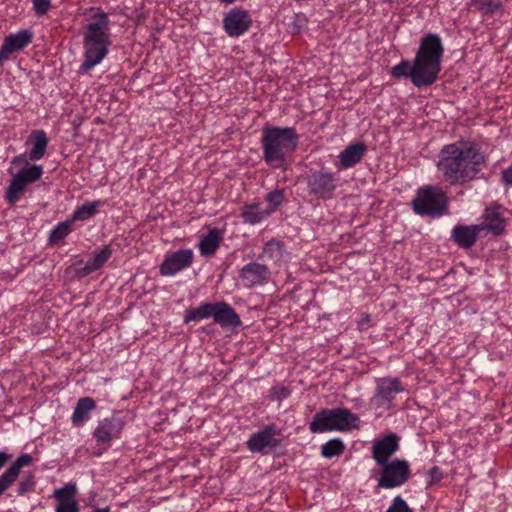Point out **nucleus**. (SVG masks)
Instances as JSON below:
<instances>
[{
    "label": "nucleus",
    "instance_id": "nucleus-4",
    "mask_svg": "<svg viewBox=\"0 0 512 512\" xmlns=\"http://www.w3.org/2000/svg\"><path fill=\"white\" fill-rule=\"evenodd\" d=\"M297 144L298 135L293 127H265L262 130L263 159L273 169H286V158L296 150Z\"/></svg>",
    "mask_w": 512,
    "mask_h": 512
},
{
    "label": "nucleus",
    "instance_id": "nucleus-16",
    "mask_svg": "<svg viewBox=\"0 0 512 512\" xmlns=\"http://www.w3.org/2000/svg\"><path fill=\"white\" fill-rule=\"evenodd\" d=\"M239 278L246 288L264 285L270 279V270L264 264L251 262L240 270Z\"/></svg>",
    "mask_w": 512,
    "mask_h": 512
},
{
    "label": "nucleus",
    "instance_id": "nucleus-8",
    "mask_svg": "<svg viewBox=\"0 0 512 512\" xmlns=\"http://www.w3.org/2000/svg\"><path fill=\"white\" fill-rule=\"evenodd\" d=\"M377 486L384 489H393L404 485L410 478L411 469L406 460L393 459L380 465Z\"/></svg>",
    "mask_w": 512,
    "mask_h": 512
},
{
    "label": "nucleus",
    "instance_id": "nucleus-44",
    "mask_svg": "<svg viewBox=\"0 0 512 512\" xmlns=\"http://www.w3.org/2000/svg\"><path fill=\"white\" fill-rule=\"evenodd\" d=\"M93 512H111L109 507L105 508H95Z\"/></svg>",
    "mask_w": 512,
    "mask_h": 512
},
{
    "label": "nucleus",
    "instance_id": "nucleus-43",
    "mask_svg": "<svg viewBox=\"0 0 512 512\" xmlns=\"http://www.w3.org/2000/svg\"><path fill=\"white\" fill-rule=\"evenodd\" d=\"M11 456L6 452L0 451V470L4 467V465L9 461Z\"/></svg>",
    "mask_w": 512,
    "mask_h": 512
},
{
    "label": "nucleus",
    "instance_id": "nucleus-23",
    "mask_svg": "<svg viewBox=\"0 0 512 512\" xmlns=\"http://www.w3.org/2000/svg\"><path fill=\"white\" fill-rule=\"evenodd\" d=\"M113 250L110 245H104L93 251L85 266L81 269V274L87 276L99 270L111 258Z\"/></svg>",
    "mask_w": 512,
    "mask_h": 512
},
{
    "label": "nucleus",
    "instance_id": "nucleus-33",
    "mask_svg": "<svg viewBox=\"0 0 512 512\" xmlns=\"http://www.w3.org/2000/svg\"><path fill=\"white\" fill-rule=\"evenodd\" d=\"M470 6L482 15H493L501 8L499 0H470Z\"/></svg>",
    "mask_w": 512,
    "mask_h": 512
},
{
    "label": "nucleus",
    "instance_id": "nucleus-34",
    "mask_svg": "<svg viewBox=\"0 0 512 512\" xmlns=\"http://www.w3.org/2000/svg\"><path fill=\"white\" fill-rule=\"evenodd\" d=\"M265 200L269 204V206L265 209L267 210V212H269V215H271L283 203L284 193H283V191L276 189V190L268 193L265 197Z\"/></svg>",
    "mask_w": 512,
    "mask_h": 512
},
{
    "label": "nucleus",
    "instance_id": "nucleus-41",
    "mask_svg": "<svg viewBox=\"0 0 512 512\" xmlns=\"http://www.w3.org/2000/svg\"><path fill=\"white\" fill-rule=\"evenodd\" d=\"M502 179L506 185L512 186V166L503 170Z\"/></svg>",
    "mask_w": 512,
    "mask_h": 512
},
{
    "label": "nucleus",
    "instance_id": "nucleus-5",
    "mask_svg": "<svg viewBox=\"0 0 512 512\" xmlns=\"http://www.w3.org/2000/svg\"><path fill=\"white\" fill-rule=\"evenodd\" d=\"M359 418L347 408L322 409L309 424L312 433L346 432L358 428Z\"/></svg>",
    "mask_w": 512,
    "mask_h": 512
},
{
    "label": "nucleus",
    "instance_id": "nucleus-30",
    "mask_svg": "<svg viewBox=\"0 0 512 512\" xmlns=\"http://www.w3.org/2000/svg\"><path fill=\"white\" fill-rule=\"evenodd\" d=\"M103 205L101 200L85 202L83 205L77 207L71 215V220L85 221L98 213V208Z\"/></svg>",
    "mask_w": 512,
    "mask_h": 512
},
{
    "label": "nucleus",
    "instance_id": "nucleus-3",
    "mask_svg": "<svg viewBox=\"0 0 512 512\" xmlns=\"http://www.w3.org/2000/svg\"><path fill=\"white\" fill-rule=\"evenodd\" d=\"M89 11L93 14L83 32L84 60L79 68L82 74L100 64L108 55L112 45L108 14L99 7H92Z\"/></svg>",
    "mask_w": 512,
    "mask_h": 512
},
{
    "label": "nucleus",
    "instance_id": "nucleus-25",
    "mask_svg": "<svg viewBox=\"0 0 512 512\" xmlns=\"http://www.w3.org/2000/svg\"><path fill=\"white\" fill-rule=\"evenodd\" d=\"M96 408V402L91 397L80 398L71 416L74 427H82L91 417V412Z\"/></svg>",
    "mask_w": 512,
    "mask_h": 512
},
{
    "label": "nucleus",
    "instance_id": "nucleus-10",
    "mask_svg": "<svg viewBox=\"0 0 512 512\" xmlns=\"http://www.w3.org/2000/svg\"><path fill=\"white\" fill-rule=\"evenodd\" d=\"M281 430L275 424H269L255 433H252L246 442L247 448L252 453L268 455L278 448L282 441Z\"/></svg>",
    "mask_w": 512,
    "mask_h": 512
},
{
    "label": "nucleus",
    "instance_id": "nucleus-15",
    "mask_svg": "<svg viewBox=\"0 0 512 512\" xmlns=\"http://www.w3.org/2000/svg\"><path fill=\"white\" fill-rule=\"evenodd\" d=\"M33 32L28 29H23L15 34L6 36L0 48V66L10 59L15 51L23 50L33 40Z\"/></svg>",
    "mask_w": 512,
    "mask_h": 512
},
{
    "label": "nucleus",
    "instance_id": "nucleus-14",
    "mask_svg": "<svg viewBox=\"0 0 512 512\" xmlns=\"http://www.w3.org/2000/svg\"><path fill=\"white\" fill-rule=\"evenodd\" d=\"M194 260V253L191 249H180L165 256L159 267L162 276H174L184 269L190 267Z\"/></svg>",
    "mask_w": 512,
    "mask_h": 512
},
{
    "label": "nucleus",
    "instance_id": "nucleus-19",
    "mask_svg": "<svg viewBox=\"0 0 512 512\" xmlns=\"http://www.w3.org/2000/svg\"><path fill=\"white\" fill-rule=\"evenodd\" d=\"M482 218L483 222L478 224V226H482V231L488 230L494 236H499L505 231L506 218L499 205L493 204L486 207Z\"/></svg>",
    "mask_w": 512,
    "mask_h": 512
},
{
    "label": "nucleus",
    "instance_id": "nucleus-39",
    "mask_svg": "<svg viewBox=\"0 0 512 512\" xmlns=\"http://www.w3.org/2000/svg\"><path fill=\"white\" fill-rule=\"evenodd\" d=\"M33 10L39 17L44 16L51 9V0H33Z\"/></svg>",
    "mask_w": 512,
    "mask_h": 512
},
{
    "label": "nucleus",
    "instance_id": "nucleus-18",
    "mask_svg": "<svg viewBox=\"0 0 512 512\" xmlns=\"http://www.w3.org/2000/svg\"><path fill=\"white\" fill-rule=\"evenodd\" d=\"M77 486L75 483H67L63 487L55 489L53 497L56 500L55 512H79L80 506L76 499Z\"/></svg>",
    "mask_w": 512,
    "mask_h": 512
},
{
    "label": "nucleus",
    "instance_id": "nucleus-27",
    "mask_svg": "<svg viewBox=\"0 0 512 512\" xmlns=\"http://www.w3.org/2000/svg\"><path fill=\"white\" fill-rule=\"evenodd\" d=\"M32 141L33 146L29 151L28 157L31 161L42 159L46 153L49 139L46 132L42 129L33 130L28 138V142Z\"/></svg>",
    "mask_w": 512,
    "mask_h": 512
},
{
    "label": "nucleus",
    "instance_id": "nucleus-38",
    "mask_svg": "<svg viewBox=\"0 0 512 512\" xmlns=\"http://www.w3.org/2000/svg\"><path fill=\"white\" fill-rule=\"evenodd\" d=\"M35 481L32 475H29L28 477L22 479L17 488V493L20 496H23L29 492H31L34 489Z\"/></svg>",
    "mask_w": 512,
    "mask_h": 512
},
{
    "label": "nucleus",
    "instance_id": "nucleus-37",
    "mask_svg": "<svg viewBox=\"0 0 512 512\" xmlns=\"http://www.w3.org/2000/svg\"><path fill=\"white\" fill-rule=\"evenodd\" d=\"M386 512H413L401 496H396Z\"/></svg>",
    "mask_w": 512,
    "mask_h": 512
},
{
    "label": "nucleus",
    "instance_id": "nucleus-22",
    "mask_svg": "<svg viewBox=\"0 0 512 512\" xmlns=\"http://www.w3.org/2000/svg\"><path fill=\"white\" fill-rule=\"evenodd\" d=\"M213 319L221 327H238L242 324L239 315L226 302L214 303Z\"/></svg>",
    "mask_w": 512,
    "mask_h": 512
},
{
    "label": "nucleus",
    "instance_id": "nucleus-17",
    "mask_svg": "<svg viewBox=\"0 0 512 512\" xmlns=\"http://www.w3.org/2000/svg\"><path fill=\"white\" fill-rule=\"evenodd\" d=\"M399 450V437L396 434H389L373 442L371 453L372 458L378 466L390 462L389 459Z\"/></svg>",
    "mask_w": 512,
    "mask_h": 512
},
{
    "label": "nucleus",
    "instance_id": "nucleus-1",
    "mask_svg": "<svg viewBox=\"0 0 512 512\" xmlns=\"http://www.w3.org/2000/svg\"><path fill=\"white\" fill-rule=\"evenodd\" d=\"M486 165L480 146L469 140L444 145L438 154L437 171L450 186H463L478 177Z\"/></svg>",
    "mask_w": 512,
    "mask_h": 512
},
{
    "label": "nucleus",
    "instance_id": "nucleus-36",
    "mask_svg": "<svg viewBox=\"0 0 512 512\" xmlns=\"http://www.w3.org/2000/svg\"><path fill=\"white\" fill-rule=\"evenodd\" d=\"M291 393L290 388L283 386V385H276L273 386L269 390V396L272 400L282 401L283 399H286Z\"/></svg>",
    "mask_w": 512,
    "mask_h": 512
},
{
    "label": "nucleus",
    "instance_id": "nucleus-26",
    "mask_svg": "<svg viewBox=\"0 0 512 512\" xmlns=\"http://www.w3.org/2000/svg\"><path fill=\"white\" fill-rule=\"evenodd\" d=\"M366 151V145L361 142L347 146L339 155V161L342 167H353L362 160Z\"/></svg>",
    "mask_w": 512,
    "mask_h": 512
},
{
    "label": "nucleus",
    "instance_id": "nucleus-11",
    "mask_svg": "<svg viewBox=\"0 0 512 512\" xmlns=\"http://www.w3.org/2000/svg\"><path fill=\"white\" fill-rule=\"evenodd\" d=\"M43 175V168L40 165H31L15 174L6 189L5 199L10 204H15L24 194L26 187L38 181Z\"/></svg>",
    "mask_w": 512,
    "mask_h": 512
},
{
    "label": "nucleus",
    "instance_id": "nucleus-35",
    "mask_svg": "<svg viewBox=\"0 0 512 512\" xmlns=\"http://www.w3.org/2000/svg\"><path fill=\"white\" fill-rule=\"evenodd\" d=\"M282 251H283V243L276 239L269 240L263 248V254H265L269 258L281 256Z\"/></svg>",
    "mask_w": 512,
    "mask_h": 512
},
{
    "label": "nucleus",
    "instance_id": "nucleus-12",
    "mask_svg": "<svg viewBox=\"0 0 512 512\" xmlns=\"http://www.w3.org/2000/svg\"><path fill=\"white\" fill-rule=\"evenodd\" d=\"M404 391V386L399 378L396 377H383L376 381L375 394L372 397V402L377 407L385 406L389 408L391 403L395 400L396 395Z\"/></svg>",
    "mask_w": 512,
    "mask_h": 512
},
{
    "label": "nucleus",
    "instance_id": "nucleus-40",
    "mask_svg": "<svg viewBox=\"0 0 512 512\" xmlns=\"http://www.w3.org/2000/svg\"><path fill=\"white\" fill-rule=\"evenodd\" d=\"M428 484L433 485L443 479V472L438 466H433L427 472Z\"/></svg>",
    "mask_w": 512,
    "mask_h": 512
},
{
    "label": "nucleus",
    "instance_id": "nucleus-42",
    "mask_svg": "<svg viewBox=\"0 0 512 512\" xmlns=\"http://www.w3.org/2000/svg\"><path fill=\"white\" fill-rule=\"evenodd\" d=\"M22 163L27 164V155L25 153L15 156L11 161L12 165H18Z\"/></svg>",
    "mask_w": 512,
    "mask_h": 512
},
{
    "label": "nucleus",
    "instance_id": "nucleus-6",
    "mask_svg": "<svg viewBox=\"0 0 512 512\" xmlns=\"http://www.w3.org/2000/svg\"><path fill=\"white\" fill-rule=\"evenodd\" d=\"M412 208L418 215L441 216L447 213L448 199L440 187L426 186L418 189Z\"/></svg>",
    "mask_w": 512,
    "mask_h": 512
},
{
    "label": "nucleus",
    "instance_id": "nucleus-24",
    "mask_svg": "<svg viewBox=\"0 0 512 512\" xmlns=\"http://www.w3.org/2000/svg\"><path fill=\"white\" fill-rule=\"evenodd\" d=\"M223 234V231L218 228L210 229L198 243L200 254L204 257L214 256L223 240Z\"/></svg>",
    "mask_w": 512,
    "mask_h": 512
},
{
    "label": "nucleus",
    "instance_id": "nucleus-32",
    "mask_svg": "<svg viewBox=\"0 0 512 512\" xmlns=\"http://www.w3.org/2000/svg\"><path fill=\"white\" fill-rule=\"evenodd\" d=\"M345 450V444L340 438H333L321 446V455L330 459L340 456Z\"/></svg>",
    "mask_w": 512,
    "mask_h": 512
},
{
    "label": "nucleus",
    "instance_id": "nucleus-13",
    "mask_svg": "<svg viewBox=\"0 0 512 512\" xmlns=\"http://www.w3.org/2000/svg\"><path fill=\"white\" fill-rule=\"evenodd\" d=\"M253 24L250 13L242 7L232 8L223 18V29L230 37H239L249 31Z\"/></svg>",
    "mask_w": 512,
    "mask_h": 512
},
{
    "label": "nucleus",
    "instance_id": "nucleus-31",
    "mask_svg": "<svg viewBox=\"0 0 512 512\" xmlns=\"http://www.w3.org/2000/svg\"><path fill=\"white\" fill-rule=\"evenodd\" d=\"M73 220L67 219L58 223L50 232L49 241L51 244L62 242L72 231Z\"/></svg>",
    "mask_w": 512,
    "mask_h": 512
},
{
    "label": "nucleus",
    "instance_id": "nucleus-2",
    "mask_svg": "<svg viewBox=\"0 0 512 512\" xmlns=\"http://www.w3.org/2000/svg\"><path fill=\"white\" fill-rule=\"evenodd\" d=\"M444 47L439 35L429 33L421 41L414 62L403 60L391 69L394 78H410L414 86H431L441 71Z\"/></svg>",
    "mask_w": 512,
    "mask_h": 512
},
{
    "label": "nucleus",
    "instance_id": "nucleus-29",
    "mask_svg": "<svg viewBox=\"0 0 512 512\" xmlns=\"http://www.w3.org/2000/svg\"><path fill=\"white\" fill-rule=\"evenodd\" d=\"M214 303L202 302L198 307L187 309L184 322L200 321L213 317Z\"/></svg>",
    "mask_w": 512,
    "mask_h": 512
},
{
    "label": "nucleus",
    "instance_id": "nucleus-20",
    "mask_svg": "<svg viewBox=\"0 0 512 512\" xmlns=\"http://www.w3.org/2000/svg\"><path fill=\"white\" fill-rule=\"evenodd\" d=\"M482 231V226L476 225H462L457 224L451 231V239L460 248L469 249L477 241L479 234Z\"/></svg>",
    "mask_w": 512,
    "mask_h": 512
},
{
    "label": "nucleus",
    "instance_id": "nucleus-9",
    "mask_svg": "<svg viewBox=\"0 0 512 512\" xmlns=\"http://www.w3.org/2000/svg\"><path fill=\"white\" fill-rule=\"evenodd\" d=\"M338 187V177L326 169L312 171L307 177L309 195L316 199H332Z\"/></svg>",
    "mask_w": 512,
    "mask_h": 512
},
{
    "label": "nucleus",
    "instance_id": "nucleus-21",
    "mask_svg": "<svg viewBox=\"0 0 512 512\" xmlns=\"http://www.w3.org/2000/svg\"><path fill=\"white\" fill-rule=\"evenodd\" d=\"M32 462L33 458L30 454H22L0 475V496L17 480L21 469L31 465Z\"/></svg>",
    "mask_w": 512,
    "mask_h": 512
},
{
    "label": "nucleus",
    "instance_id": "nucleus-28",
    "mask_svg": "<svg viewBox=\"0 0 512 512\" xmlns=\"http://www.w3.org/2000/svg\"><path fill=\"white\" fill-rule=\"evenodd\" d=\"M269 216V212H267L265 208H262L260 203L244 204L241 207L243 222L250 225L258 224Z\"/></svg>",
    "mask_w": 512,
    "mask_h": 512
},
{
    "label": "nucleus",
    "instance_id": "nucleus-7",
    "mask_svg": "<svg viewBox=\"0 0 512 512\" xmlns=\"http://www.w3.org/2000/svg\"><path fill=\"white\" fill-rule=\"evenodd\" d=\"M125 425L126 420L119 411L98 421L92 432V437L100 448L98 455L107 451L114 441L121 438Z\"/></svg>",
    "mask_w": 512,
    "mask_h": 512
}]
</instances>
